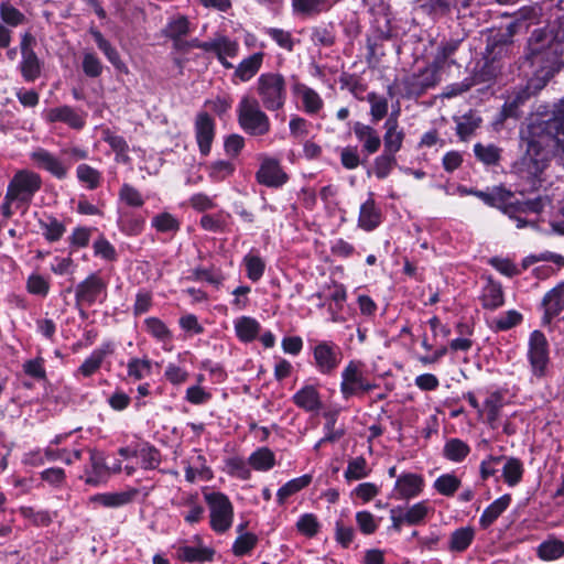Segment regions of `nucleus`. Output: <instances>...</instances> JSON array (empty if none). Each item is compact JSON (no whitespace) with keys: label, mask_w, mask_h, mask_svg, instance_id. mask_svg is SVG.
<instances>
[{"label":"nucleus","mask_w":564,"mask_h":564,"mask_svg":"<svg viewBox=\"0 0 564 564\" xmlns=\"http://www.w3.org/2000/svg\"><path fill=\"white\" fill-rule=\"evenodd\" d=\"M523 29L514 19L507 25L506 34L501 35L499 39L495 37L491 42L487 44L486 51L490 54H495L496 50L498 53H506L508 46L512 43V37L519 33Z\"/></svg>","instance_id":"46"},{"label":"nucleus","mask_w":564,"mask_h":564,"mask_svg":"<svg viewBox=\"0 0 564 564\" xmlns=\"http://www.w3.org/2000/svg\"><path fill=\"white\" fill-rule=\"evenodd\" d=\"M209 53H214L217 59L224 57L235 58L239 53V44L237 41L229 39L226 35H219L210 41Z\"/></svg>","instance_id":"42"},{"label":"nucleus","mask_w":564,"mask_h":564,"mask_svg":"<svg viewBox=\"0 0 564 564\" xmlns=\"http://www.w3.org/2000/svg\"><path fill=\"white\" fill-rule=\"evenodd\" d=\"M542 15V8L535 4H528L513 12L512 18L525 30L533 23L539 22Z\"/></svg>","instance_id":"58"},{"label":"nucleus","mask_w":564,"mask_h":564,"mask_svg":"<svg viewBox=\"0 0 564 564\" xmlns=\"http://www.w3.org/2000/svg\"><path fill=\"white\" fill-rule=\"evenodd\" d=\"M544 209V199L538 196L528 200H511L508 217H517V214H541Z\"/></svg>","instance_id":"52"},{"label":"nucleus","mask_w":564,"mask_h":564,"mask_svg":"<svg viewBox=\"0 0 564 564\" xmlns=\"http://www.w3.org/2000/svg\"><path fill=\"white\" fill-rule=\"evenodd\" d=\"M361 362L350 360L341 371L340 393L344 400L378 388L377 383L368 381L361 372Z\"/></svg>","instance_id":"10"},{"label":"nucleus","mask_w":564,"mask_h":564,"mask_svg":"<svg viewBox=\"0 0 564 564\" xmlns=\"http://www.w3.org/2000/svg\"><path fill=\"white\" fill-rule=\"evenodd\" d=\"M541 306L544 311L542 324L550 325L564 311V280L544 294Z\"/></svg>","instance_id":"16"},{"label":"nucleus","mask_w":564,"mask_h":564,"mask_svg":"<svg viewBox=\"0 0 564 564\" xmlns=\"http://www.w3.org/2000/svg\"><path fill=\"white\" fill-rule=\"evenodd\" d=\"M216 551L207 546L183 545L177 550L180 560L187 563H205L214 560Z\"/></svg>","instance_id":"36"},{"label":"nucleus","mask_w":564,"mask_h":564,"mask_svg":"<svg viewBox=\"0 0 564 564\" xmlns=\"http://www.w3.org/2000/svg\"><path fill=\"white\" fill-rule=\"evenodd\" d=\"M101 140L106 142L115 152V160L118 163L127 164L130 162L129 144L122 135L116 134L111 129L104 128L101 130Z\"/></svg>","instance_id":"33"},{"label":"nucleus","mask_w":564,"mask_h":564,"mask_svg":"<svg viewBox=\"0 0 564 564\" xmlns=\"http://www.w3.org/2000/svg\"><path fill=\"white\" fill-rule=\"evenodd\" d=\"M404 519L409 527L422 525L426 522L430 514L434 513V509L427 500H421L406 509H403Z\"/></svg>","instance_id":"39"},{"label":"nucleus","mask_w":564,"mask_h":564,"mask_svg":"<svg viewBox=\"0 0 564 564\" xmlns=\"http://www.w3.org/2000/svg\"><path fill=\"white\" fill-rule=\"evenodd\" d=\"M533 93L530 85H525L514 90L501 107L498 115V121L505 122L507 119H520L523 115L522 107L530 100Z\"/></svg>","instance_id":"15"},{"label":"nucleus","mask_w":564,"mask_h":564,"mask_svg":"<svg viewBox=\"0 0 564 564\" xmlns=\"http://www.w3.org/2000/svg\"><path fill=\"white\" fill-rule=\"evenodd\" d=\"M460 486V479L456 475L449 473L442 474L433 484L434 489L445 497H453Z\"/></svg>","instance_id":"61"},{"label":"nucleus","mask_w":564,"mask_h":564,"mask_svg":"<svg viewBox=\"0 0 564 564\" xmlns=\"http://www.w3.org/2000/svg\"><path fill=\"white\" fill-rule=\"evenodd\" d=\"M139 495V489L130 488L119 492H102L90 497V501L99 503L105 508H119L131 503Z\"/></svg>","instance_id":"28"},{"label":"nucleus","mask_w":564,"mask_h":564,"mask_svg":"<svg viewBox=\"0 0 564 564\" xmlns=\"http://www.w3.org/2000/svg\"><path fill=\"white\" fill-rule=\"evenodd\" d=\"M553 144L564 159V98L555 106L551 118L532 120L519 130L520 155L512 171L532 189L542 185L541 176L550 164Z\"/></svg>","instance_id":"1"},{"label":"nucleus","mask_w":564,"mask_h":564,"mask_svg":"<svg viewBox=\"0 0 564 564\" xmlns=\"http://www.w3.org/2000/svg\"><path fill=\"white\" fill-rule=\"evenodd\" d=\"M45 119L51 123H65L75 130H82L86 124L84 116L79 115L74 108L67 105L48 109Z\"/></svg>","instance_id":"22"},{"label":"nucleus","mask_w":564,"mask_h":564,"mask_svg":"<svg viewBox=\"0 0 564 564\" xmlns=\"http://www.w3.org/2000/svg\"><path fill=\"white\" fill-rule=\"evenodd\" d=\"M506 463L502 468V477L505 482L509 487L517 486L523 478L524 467L523 463L517 457L506 458Z\"/></svg>","instance_id":"51"},{"label":"nucleus","mask_w":564,"mask_h":564,"mask_svg":"<svg viewBox=\"0 0 564 564\" xmlns=\"http://www.w3.org/2000/svg\"><path fill=\"white\" fill-rule=\"evenodd\" d=\"M512 501L510 494H505L501 497L497 498L492 501L479 518V525L481 529L486 530L491 524H494L497 519L509 508Z\"/></svg>","instance_id":"32"},{"label":"nucleus","mask_w":564,"mask_h":564,"mask_svg":"<svg viewBox=\"0 0 564 564\" xmlns=\"http://www.w3.org/2000/svg\"><path fill=\"white\" fill-rule=\"evenodd\" d=\"M108 297V282L97 272L88 274L75 288V306L104 304Z\"/></svg>","instance_id":"9"},{"label":"nucleus","mask_w":564,"mask_h":564,"mask_svg":"<svg viewBox=\"0 0 564 564\" xmlns=\"http://www.w3.org/2000/svg\"><path fill=\"white\" fill-rule=\"evenodd\" d=\"M260 323L250 316H241L235 321V332L241 343H251L260 334Z\"/></svg>","instance_id":"35"},{"label":"nucleus","mask_w":564,"mask_h":564,"mask_svg":"<svg viewBox=\"0 0 564 564\" xmlns=\"http://www.w3.org/2000/svg\"><path fill=\"white\" fill-rule=\"evenodd\" d=\"M152 372V361L148 357L131 358L127 365V373L129 378L135 381L142 380Z\"/></svg>","instance_id":"64"},{"label":"nucleus","mask_w":564,"mask_h":564,"mask_svg":"<svg viewBox=\"0 0 564 564\" xmlns=\"http://www.w3.org/2000/svg\"><path fill=\"white\" fill-rule=\"evenodd\" d=\"M239 128L249 137H263L271 131L269 116L260 101L250 95H243L236 108Z\"/></svg>","instance_id":"3"},{"label":"nucleus","mask_w":564,"mask_h":564,"mask_svg":"<svg viewBox=\"0 0 564 564\" xmlns=\"http://www.w3.org/2000/svg\"><path fill=\"white\" fill-rule=\"evenodd\" d=\"M527 360L532 377L541 380L547 376L551 365L550 344L545 334L540 329H534L529 335Z\"/></svg>","instance_id":"6"},{"label":"nucleus","mask_w":564,"mask_h":564,"mask_svg":"<svg viewBox=\"0 0 564 564\" xmlns=\"http://www.w3.org/2000/svg\"><path fill=\"white\" fill-rule=\"evenodd\" d=\"M292 93L301 97L303 111L310 116L318 113L324 107V101L319 94L301 82L292 85Z\"/></svg>","instance_id":"24"},{"label":"nucleus","mask_w":564,"mask_h":564,"mask_svg":"<svg viewBox=\"0 0 564 564\" xmlns=\"http://www.w3.org/2000/svg\"><path fill=\"white\" fill-rule=\"evenodd\" d=\"M115 352V345L111 341H104L98 348L94 349L91 354L83 361L77 368L75 377L82 376L89 378L95 375L102 366L107 356Z\"/></svg>","instance_id":"20"},{"label":"nucleus","mask_w":564,"mask_h":564,"mask_svg":"<svg viewBox=\"0 0 564 564\" xmlns=\"http://www.w3.org/2000/svg\"><path fill=\"white\" fill-rule=\"evenodd\" d=\"M473 0H422L421 8L432 17H445L453 9L465 10L471 6Z\"/></svg>","instance_id":"26"},{"label":"nucleus","mask_w":564,"mask_h":564,"mask_svg":"<svg viewBox=\"0 0 564 564\" xmlns=\"http://www.w3.org/2000/svg\"><path fill=\"white\" fill-rule=\"evenodd\" d=\"M502 54L503 53H498V50H496L495 54H490L487 51V56L484 64L478 69H476L471 76H469V78L474 82V86L478 84H489L497 78L500 72V66L497 64V58Z\"/></svg>","instance_id":"29"},{"label":"nucleus","mask_w":564,"mask_h":564,"mask_svg":"<svg viewBox=\"0 0 564 564\" xmlns=\"http://www.w3.org/2000/svg\"><path fill=\"white\" fill-rule=\"evenodd\" d=\"M35 43L34 36L25 32L21 39V55L20 70L23 79L28 83L35 82L41 76L42 63L36 53L32 50V44Z\"/></svg>","instance_id":"12"},{"label":"nucleus","mask_w":564,"mask_h":564,"mask_svg":"<svg viewBox=\"0 0 564 564\" xmlns=\"http://www.w3.org/2000/svg\"><path fill=\"white\" fill-rule=\"evenodd\" d=\"M469 453V445L457 437L449 438L443 447V456L453 463H462Z\"/></svg>","instance_id":"47"},{"label":"nucleus","mask_w":564,"mask_h":564,"mask_svg":"<svg viewBox=\"0 0 564 564\" xmlns=\"http://www.w3.org/2000/svg\"><path fill=\"white\" fill-rule=\"evenodd\" d=\"M397 166L398 160L395 155L381 152L373 160L372 172L378 180H386Z\"/></svg>","instance_id":"63"},{"label":"nucleus","mask_w":564,"mask_h":564,"mask_svg":"<svg viewBox=\"0 0 564 564\" xmlns=\"http://www.w3.org/2000/svg\"><path fill=\"white\" fill-rule=\"evenodd\" d=\"M204 498L209 509L210 529L218 534L227 532L234 521V505L229 497L221 491H212Z\"/></svg>","instance_id":"7"},{"label":"nucleus","mask_w":564,"mask_h":564,"mask_svg":"<svg viewBox=\"0 0 564 564\" xmlns=\"http://www.w3.org/2000/svg\"><path fill=\"white\" fill-rule=\"evenodd\" d=\"M144 330L159 343L173 340V333L159 317L150 316L144 319Z\"/></svg>","instance_id":"43"},{"label":"nucleus","mask_w":564,"mask_h":564,"mask_svg":"<svg viewBox=\"0 0 564 564\" xmlns=\"http://www.w3.org/2000/svg\"><path fill=\"white\" fill-rule=\"evenodd\" d=\"M195 140L202 156H208L216 137V121L207 111H199L194 121Z\"/></svg>","instance_id":"13"},{"label":"nucleus","mask_w":564,"mask_h":564,"mask_svg":"<svg viewBox=\"0 0 564 564\" xmlns=\"http://www.w3.org/2000/svg\"><path fill=\"white\" fill-rule=\"evenodd\" d=\"M542 561H555L564 556V542L558 539L543 541L536 550Z\"/></svg>","instance_id":"57"},{"label":"nucleus","mask_w":564,"mask_h":564,"mask_svg":"<svg viewBox=\"0 0 564 564\" xmlns=\"http://www.w3.org/2000/svg\"><path fill=\"white\" fill-rule=\"evenodd\" d=\"M289 180L290 176L283 170L279 159L269 155L260 156V165L256 172L258 184L269 188H281Z\"/></svg>","instance_id":"11"},{"label":"nucleus","mask_w":564,"mask_h":564,"mask_svg":"<svg viewBox=\"0 0 564 564\" xmlns=\"http://www.w3.org/2000/svg\"><path fill=\"white\" fill-rule=\"evenodd\" d=\"M384 134L381 139L383 143L382 153L395 155L402 149L405 133L402 128H399V122L393 113L384 122Z\"/></svg>","instance_id":"21"},{"label":"nucleus","mask_w":564,"mask_h":564,"mask_svg":"<svg viewBox=\"0 0 564 564\" xmlns=\"http://www.w3.org/2000/svg\"><path fill=\"white\" fill-rule=\"evenodd\" d=\"M313 480L312 475L304 474L300 477L286 481L276 492V501L280 506L284 505L286 499L302 489L308 487Z\"/></svg>","instance_id":"41"},{"label":"nucleus","mask_w":564,"mask_h":564,"mask_svg":"<svg viewBox=\"0 0 564 564\" xmlns=\"http://www.w3.org/2000/svg\"><path fill=\"white\" fill-rule=\"evenodd\" d=\"M481 306L487 311H496L505 305V292L502 284L492 276L487 278L479 297Z\"/></svg>","instance_id":"23"},{"label":"nucleus","mask_w":564,"mask_h":564,"mask_svg":"<svg viewBox=\"0 0 564 564\" xmlns=\"http://www.w3.org/2000/svg\"><path fill=\"white\" fill-rule=\"evenodd\" d=\"M311 41L316 46L330 47L336 41V31L333 23H321L312 28Z\"/></svg>","instance_id":"49"},{"label":"nucleus","mask_w":564,"mask_h":564,"mask_svg":"<svg viewBox=\"0 0 564 564\" xmlns=\"http://www.w3.org/2000/svg\"><path fill=\"white\" fill-rule=\"evenodd\" d=\"M256 91L264 110L279 111L288 99L285 77L278 72L262 73L256 83Z\"/></svg>","instance_id":"4"},{"label":"nucleus","mask_w":564,"mask_h":564,"mask_svg":"<svg viewBox=\"0 0 564 564\" xmlns=\"http://www.w3.org/2000/svg\"><path fill=\"white\" fill-rule=\"evenodd\" d=\"M236 165L227 160H217L207 166L208 177L215 182H224L226 178L234 175Z\"/></svg>","instance_id":"60"},{"label":"nucleus","mask_w":564,"mask_h":564,"mask_svg":"<svg viewBox=\"0 0 564 564\" xmlns=\"http://www.w3.org/2000/svg\"><path fill=\"white\" fill-rule=\"evenodd\" d=\"M177 506L189 508L187 512L182 513L183 519L187 524L195 525L204 519L205 508L203 505L198 503L197 494H188L184 496L182 500L177 502Z\"/></svg>","instance_id":"37"},{"label":"nucleus","mask_w":564,"mask_h":564,"mask_svg":"<svg viewBox=\"0 0 564 564\" xmlns=\"http://www.w3.org/2000/svg\"><path fill=\"white\" fill-rule=\"evenodd\" d=\"M191 32L189 20L185 15H177L167 21L162 29V34L166 39L177 41Z\"/></svg>","instance_id":"45"},{"label":"nucleus","mask_w":564,"mask_h":564,"mask_svg":"<svg viewBox=\"0 0 564 564\" xmlns=\"http://www.w3.org/2000/svg\"><path fill=\"white\" fill-rule=\"evenodd\" d=\"M425 487V479L415 473H402L397 477L392 497L397 500H411L419 497Z\"/></svg>","instance_id":"14"},{"label":"nucleus","mask_w":564,"mask_h":564,"mask_svg":"<svg viewBox=\"0 0 564 564\" xmlns=\"http://www.w3.org/2000/svg\"><path fill=\"white\" fill-rule=\"evenodd\" d=\"M352 132L361 144V153L367 158L380 150L381 137L372 126L366 124L361 121H355L352 124Z\"/></svg>","instance_id":"18"},{"label":"nucleus","mask_w":564,"mask_h":564,"mask_svg":"<svg viewBox=\"0 0 564 564\" xmlns=\"http://www.w3.org/2000/svg\"><path fill=\"white\" fill-rule=\"evenodd\" d=\"M462 42L463 40L460 39H449L440 43L436 54L432 61L436 69H443L446 66L449 67L452 65H456V61L452 57L460 47Z\"/></svg>","instance_id":"31"},{"label":"nucleus","mask_w":564,"mask_h":564,"mask_svg":"<svg viewBox=\"0 0 564 564\" xmlns=\"http://www.w3.org/2000/svg\"><path fill=\"white\" fill-rule=\"evenodd\" d=\"M475 539V530L471 527H462L451 534L447 550L452 553L465 552Z\"/></svg>","instance_id":"38"},{"label":"nucleus","mask_w":564,"mask_h":564,"mask_svg":"<svg viewBox=\"0 0 564 564\" xmlns=\"http://www.w3.org/2000/svg\"><path fill=\"white\" fill-rule=\"evenodd\" d=\"M37 224L42 236L48 243L59 241L66 232V225L52 214H44Z\"/></svg>","instance_id":"30"},{"label":"nucleus","mask_w":564,"mask_h":564,"mask_svg":"<svg viewBox=\"0 0 564 564\" xmlns=\"http://www.w3.org/2000/svg\"><path fill=\"white\" fill-rule=\"evenodd\" d=\"M501 152L502 150L495 144L484 145L482 143L478 142L474 145V154L476 159L488 166H495L499 164L501 160Z\"/></svg>","instance_id":"56"},{"label":"nucleus","mask_w":564,"mask_h":564,"mask_svg":"<svg viewBox=\"0 0 564 564\" xmlns=\"http://www.w3.org/2000/svg\"><path fill=\"white\" fill-rule=\"evenodd\" d=\"M505 405L503 394L501 391L491 392L488 398L484 401V412L486 413V423L490 429H498V421L501 414V410Z\"/></svg>","instance_id":"34"},{"label":"nucleus","mask_w":564,"mask_h":564,"mask_svg":"<svg viewBox=\"0 0 564 564\" xmlns=\"http://www.w3.org/2000/svg\"><path fill=\"white\" fill-rule=\"evenodd\" d=\"M42 187V177L30 170H19L9 181L6 194L15 202L26 204Z\"/></svg>","instance_id":"8"},{"label":"nucleus","mask_w":564,"mask_h":564,"mask_svg":"<svg viewBox=\"0 0 564 564\" xmlns=\"http://www.w3.org/2000/svg\"><path fill=\"white\" fill-rule=\"evenodd\" d=\"M248 464L258 471L272 469L276 462L275 455L269 447H259L248 458Z\"/></svg>","instance_id":"44"},{"label":"nucleus","mask_w":564,"mask_h":564,"mask_svg":"<svg viewBox=\"0 0 564 564\" xmlns=\"http://www.w3.org/2000/svg\"><path fill=\"white\" fill-rule=\"evenodd\" d=\"M522 321L523 315L520 312L517 310H509L496 317L489 326L496 333L507 332L520 325Z\"/></svg>","instance_id":"55"},{"label":"nucleus","mask_w":564,"mask_h":564,"mask_svg":"<svg viewBox=\"0 0 564 564\" xmlns=\"http://www.w3.org/2000/svg\"><path fill=\"white\" fill-rule=\"evenodd\" d=\"M31 160L37 167L48 172L57 180H65L68 174V166L51 153L48 150L40 148L31 153Z\"/></svg>","instance_id":"19"},{"label":"nucleus","mask_w":564,"mask_h":564,"mask_svg":"<svg viewBox=\"0 0 564 564\" xmlns=\"http://www.w3.org/2000/svg\"><path fill=\"white\" fill-rule=\"evenodd\" d=\"M513 197L514 194L510 189H507L503 186H494L492 189L489 191L487 206L497 208L508 216V208L511 205V199Z\"/></svg>","instance_id":"50"},{"label":"nucleus","mask_w":564,"mask_h":564,"mask_svg":"<svg viewBox=\"0 0 564 564\" xmlns=\"http://www.w3.org/2000/svg\"><path fill=\"white\" fill-rule=\"evenodd\" d=\"M330 0H292V8L296 14L315 17L330 9Z\"/></svg>","instance_id":"40"},{"label":"nucleus","mask_w":564,"mask_h":564,"mask_svg":"<svg viewBox=\"0 0 564 564\" xmlns=\"http://www.w3.org/2000/svg\"><path fill=\"white\" fill-rule=\"evenodd\" d=\"M258 536L252 532L239 534L232 543L231 552L237 557L249 555L258 544Z\"/></svg>","instance_id":"62"},{"label":"nucleus","mask_w":564,"mask_h":564,"mask_svg":"<svg viewBox=\"0 0 564 564\" xmlns=\"http://www.w3.org/2000/svg\"><path fill=\"white\" fill-rule=\"evenodd\" d=\"M313 356L312 365L323 376H332L339 368L344 351L341 347L330 339H310Z\"/></svg>","instance_id":"5"},{"label":"nucleus","mask_w":564,"mask_h":564,"mask_svg":"<svg viewBox=\"0 0 564 564\" xmlns=\"http://www.w3.org/2000/svg\"><path fill=\"white\" fill-rule=\"evenodd\" d=\"M264 55L263 52H256L243 58L235 68L232 83L237 84V80L246 83L253 78L262 67Z\"/></svg>","instance_id":"25"},{"label":"nucleus","mask_w":564,"mask_h":564,"mask_svg":"<svg viewBox=\"0 0 564 564\" xmlns=\"http://www.w3.org/2000/svg\"><path fill=\"white\" fill-rule=\"evenodd\" d=\"M563 44L558 33L547 26L534 29L528 37L523 64L536 70L554 69L562 63Z\"/></svg>","instance_id":"2"},{"label":"nucleus","mask_w":564,"mask_h":564,"mask_svg":"<svg viewBox=\"0 0 564 564\" xmlns=\"http://www.w3.org/2000/svg\"><path fill=\"white\" fill-rule=\"evenodd\" d=\"M76 177L90 191L98 188L102 182V174L89 164L82 163L76 167Z\"/></svg>","instance_id":"54"},{"label":"nucleus","mask_w":564,"mask_h":564,"mask_svg":"<svg viewBox=\"0 0 564 564\" xmlns=\"http://www.w3.org/2000/svg\"><path fill=\"white\" fill-rule=\"evenodd\" d=\"M228 218H230V215L224 210L216 214H204L199 219V226L209 232H225L228 226Z\"/></svg>","instance_id":"53"},{"label":"nucleus","mask_w":564,"mask_h":564,"mask_svg":"<svg viewBox=\"0 0 564 564\" xmlns=\"http://www.w3.org/2000/svg\"><path fill=\"white\" fill-rule=\"evenodd\" d=\"M384 216L382 209L376 203L373 194L360 205L357 226L366 232L376 230L383 221Z\"/></svg>","instance_id":"17"},{"label":"nucleus","mask_w":564,"mask_h":564,"mask_svg":"<svg viewBox=\"0 0 564 564\" xmlns=\"http://www.w3.org/2000/svg\"><path fill=\"white\" fill-rule=\"evenodd\" d=\"M292 402L305 412H317L323 408L321 394L315 386L305 384L292 397Z\"/></svg>","instance_id":"27"},{"label":"nucleus","mask_w":564,"mask_h":564,"mask_svg":"<svg viewBox=\"0 0 564 564\" xmlns=\"http://www.w3.org/2000/svg\"><path fill=\"white\" fill-rule=\"evenodd\" d=\"M145 225V219L134 213H124L119 220L120 230L127 236H139Z\"/></svg>","instance_id":"59"},{"label":"nucleus","mask_w":564,"mask_h":564,"mask_svg":"<svg viewBox=\"0 0 564 564\" xmlns=\"http://www.w3.org/2000/svg\"><path fill=\"white\" fill-rule=\"evenodd\" d=\"M151 226L159 234H171L174 236L181 229V221L171 213L162 212L152 218Z\"/></svg>","instance_id":"48"}]
</instances>
